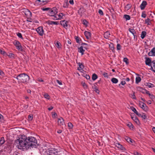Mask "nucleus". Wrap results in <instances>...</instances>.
<instances>
[{"instance_id":"nucleus-28","label":"nucleus","mask_w":155,"mask_h":155,"mask_svg":"<svg viewBox=\"0 0 155 155\" xmlns=\"http://www.w3.org/2000/svg\"><path fill=\"white\" fill-rule=\"evenodd\" d=\"M97 78V75L95 74H94L92 75V79L93 81H95Z\"/></svg>"},{"instance_id":"nucleus-20","label":"nucleus","mask_w":155,"mask_h":155,"mask_svg":"<svg viewBox=\"0 0 155 155\" xmlns=\"http://www.w3.org/2000/svg\"><path fill=\"white\" fill-rule=\"evenodd\" d=\"M116 146L118 148L121 150H125V148L121 145L120 143H116Z\"/></svg>"},{"instance_id":"nucleus-39","label":"nucleus","mask_w":155,"mask_h":155,"mask_svg":"<svg viewBox=\"0 0 155 155\" xmlns=\"http://www.w3.org/2000/svg\"><path fill=\"white\" fill-rule=\"evenodd\" d=\"M60 43L58 41H57L55 43V45L58 48H59L60 47Z\"/></svg>"},{"instance_id":"nucleus-31","label":"nucleus","mask_w":155,"mask_h":155,"mask_svg":"<svg viewBox=\"0 0 155 155\" xmlns=\"http://www.w3.org/2000/svg\"><path fill=\"white\" fill-rule=\"evenodd\" d=\"M141 80V79L140 77H136V83L138 84L140 81Z\"/></svg>"},{"instance_id":"nucleus-29","label":"nucleus","mask_w":155,"mask_h":155,"mask_svg":"<svg viewBox=\"0 0 155 155\" xmlns=\"http://www.w3.org/2000/svg\"><path fill=\"white\" fill-rule=\"evenodd\" d=\"M5 142L4 138V137H2L0 139V144L2 145Z\"/></svg>"},{"instance_id":"nucleus-42","label":"nucleus","mask_w":155,"mask_h":155,"mask_svg":"<svg viewBox=\"0 0 155 155\" xmlns=\"http://www.w3.org/2000/svg\"><path fill=\"white\" fill-rule=\"evenodd\" d=\"M94 91H95L96 93L97 94H99V91L97 87V86H95L94 88Z\"/></svg>"},{"instance_id":"nucleus-50","label":"nucleus","mask_w":155,"mask_h":155,"mask_svg":"<svg viewBox=\"0 0 155 155\" xmlns=\"http://www.w3.org/2000/svg\"><path fill=\"white\" fill-rule=\"evenodd\" d=\"M50 9L51 8H43L42 9L44 11H48L50 10Z\"/></svg>"},{"instance_id":"nucleus-17","label":"nucleus","mask_w":155,"mask_h":155,"mask_svg":"<svg viewBox=\"0 0 155 155\" xmlns=\"http://www.w3.org/2000/svg\"><path fill=\"white\" fill-rule=\"evenodd\" d=\"M145 63L147 65L150 66V64L152 62L151 60L149 58H146L145 60Z\"/></svg>"},{"instance_id":"nucleus-37","label":"nucleus","mask_w":155,"mask_h":155,"mask_svg":"<svg viewBox=\"0 0 155 155\" xmlns=\"http://www.w3.org/2000/svg\"><path fill=\"white\" fill-rule=\"evenodd\" d=\"M126 140H127V141L128 142H129V143L130 142L131 143H132V140L130 138H129V137H126Z\"/></svg>"},{"instance_id":"nucleus-57","label":"nucleus","mask_w":155,"mask_h":155,"mask_svg":"<svg viewBox=\"0 0 155 155\" xmlns=\"http://www.w3.org/2000/svg\"><path fill=\"white\" fill-rule=\"evenodd\" d=\"M87 21L86 20H84L83 21V24L84 25H87Z\"/></svg>"},{"instance_id":"nucleus-30","label":"nucleus","mask_w":155,"mask_h":155,"mask_svg":"<svg viewBox=\"0 0 155 155\" xmlns=\"http://www.w3.org/2000/svg\"><path fill=\"white\" fill-rule=\"evenodd\" d=\"M124 18H125L126 20H129L130 19V16L128 15H125L124 16Z\"/></svg>"},{"instance_id":"nucleus-26","label":"nucleus","mask_w":155,"mask_h":155,"mask_svg":"<svg viewBox=\"0 0 155 155\" xmlns=\"http://www.w3.org/2000/svg\"><path fill=\"white\" fill-rule=\"evenodd\" d=\"M78 13L80 15L84 12V9L83 8H81L78 11Z\"/></svg>"},{"instance_id":"nucleus-2","label":"nucleus","mask_w":155,"mask_h":155,"mask_svg":"<svg viewBox=\"0 0 155 155\" xmlns=\"http://www.w3.org/2000/svg\"><path fill=\"white\" fill-rule=\"evenodd\" d=\"M28 149L36 147L37 145V140L33 137H27Z\"/></svg>"},{"instance_id":"nucleus-41","label":"nucleus","mask_w":155,"mask_h":155,"mask_svg":"<svg viewBox=\"0 0 155 155\" xmlns=\"http://www.w3.org/2000/svg\"><path fill=\"white\" fill-rule=\"evenodd\" d=\"M33 118V116L31 114L29 115L28 117V119L29 120H31Z\"/></svg>"},{"instance_id":"nucleus-8","label":"nucleus","mask_w":155,"mask_h":155,"mask_svg":"<svg viewBox=\"0 0 155 155\" xmlns=\"http://www.w3.org/2000/svg\"><path fill=\"white\" fill-rule=\"evenodd\" d=\"M38 33L40 35L42 36L44 33L43 28L41 27H39L36 30Z\"/></svg>"},{"instance_id":"nucleus-34","label":"nucleus","mask_w":155,"mask_h":155,"mask_svg":"<svg viewBox=\"0 0 155 155\" xmlns=\"http://www.w3.org/2000/svg\"><path fill=\"white\" fill-rule=\"evenodd\" d=\"M146 85L147 86L149 87H154V85L153 84L149 83H146Z\"/></svg>"},{"instance_id":"nucleus-27","label":"nucleus","mask_w":155,"mask_h":155,"mask_svg":"<svg viewBox=\"0 0 155 155\" xmlns=\"http://www.w3.org/2000/svg\"><path fill=\"white\" fill-rule=\"evenodd\" d=\"M146 35V32L144 31H143L141 33V38L142 39L144 38V37H145Z\"/></svg>"},{"instance_id":"nucleus-24","label":"nucleus","mask_w":155,"mask_h":155,"mask_svg":"<svg viewBox=\"0 0 155 155\" xmlns=\"http://www.w3.org/2000/svg\"><path fill=\"white\" fill-rule=\"evenodd\" d=\"M111 81L113 83L116 84V83H117L118 82V79H117L116 78H113L111 79Z\"/></svg>"},{"instance_id":"nucleus-18","label":"nucleus","mask_w":155,"mask_h":155,"mask_svg":"<svg viewBox=\"0 0 155 155\" xmlns=\"http://www.w3.org/2000/svg\"><path fill=\"white\" fill-rule=\"evenodd\" d=\"M131 118L134 120L137 124H138L139 123V120L137 118L136 116H131Z\"/></svg>"},{"instance_id":"nucleus-25","label":"nucleus","mask_w":155,"mask_h":155,"mask_svg":"<svg viewBox=\"0 0 155 155\" xmlns=\"http://www.w3.org/2000/svg\"><path fill=\"white\" fill-rule=\"evenodd\" d=\"M78 64L79 66L78 68V70H81L84 68V66L82 63L79 62L78 63Z\"/></svg>"},{"instance_id":"nucleus-11","label":"nucleus","mask_w":155,"mask_h":155,"mask_svg":"<svg viewBox=\"0 0 155 155\" xmlns=\"http://www.w3.org/2000/svg\"><path fill=\"white\" fill-rule=\"evenodd\" d=\"M25 15L28 17H31L32 16V13L31 12H30L28 9H26L25 11Z\"/></svg>"},{"instance_id":"nucleus-40","label":"nucleus","mask_w":155,"mask_h":155,"mask_svg":"<svg viewBox=\"0 0 155 155\" xmlns=\"http://www.w3.org/2000/svg\"><path fill=\"white\" fill-rule=\"evenodd\" d=\"M68 126L70 129H72L73 128V125L70 122L68 123Z\"/></svg>"},{"instance_id":"nucleus-54","label":"nucleus","mask_w":155,"mask_h":155,"mask_svg":"<svg viewBox=\"0 0 155 155\" xmlns=\"http://www.w3.org/2000/svg\"><path fill=\"white\" fill-rule=\"evenodd\" d=\"M0 53L2 54H4L6 53V52L0 49Z\"/></svg>"},{"instance_id":"nucleus-43","label":"nucleus","mask_w":155,"mask_h":155,"mask_svg":"<svg viewBox=\"0 0 155 155\" xmlns=\"http://www.w3.org/2000/svg\"><path fill=\"white\" fill-rule=\"evenodd\" d=\"M130 97L132 98L136 99V97H135V95H134V93L132 94H130Z\"/></svg>"},{"instance_id":"nucleus-60","label":"nucleus","mask_w":155,"mask_h":155,"mask_svg":"<svg viewBox=\"0 0 155 155\" xmlns=\"http://www.w3.org/2000/svg\"><path fill=\"white\" fill-rule=\"evenodd\" d=\"M48 0H38V1L39 2H42L43 3L47 2V1Z\"/></svg>"},{"instance_id":"nucleus-46","label":"nucleus","mask_w":155,"mask_h":155,"mask_svg":"<svg viewBox=\"0 0 155 155\" xmlns=\"http://www.w3.org/2000/svg\"><path fill=\"white\" fill-rule=\"evenodd\" d=\"M84 76L87 79H89L90 78V76L86 74H84Z\"/></svg>"},{"instance_id":"nucleus-51","label":"nucleus","mask_w":155,"mask_h":155,"mask_svg":"<svg viewBox=\"0 0 155 155\" xmlns=\"http://www.w3.org/2000/svg\"><path fill=\"white\" fill-rule=\"evenodd\" d=\"M44 97L45 98L48 99L50 98L49 95L47 94H45Z\"/></svg>"},{"instance_id":"nucleus-13","label":"nucleus","mask_w":155,"mask_h":155,"mask_svg":"<svg viewBox=\"0 0 155 155\" xmlns=\"http://www.w3.org/2000/svg\"><path fill=\"white\" fill-rule=\"evenodd\" d=\"M84 34L87 39H89L91 38V34L90 32L85 31L84 32Z\"/></svg>"},{"instance_id":"nucleus-16","label":"nucleus","mask_w":155,"mask_h":155,"mask_svg":"<svg viewBox=\"0 0 155 155\" xmlns=\"http://www.w3.org/2000/svg\"><path fill=\"white\" fill-rule=\"evenodd\" d=\"M61 24L62 25H63L64 28L68 26V22L65 20L61 21Z\"/></svg>"},{"instance_id":"nucleus-53","label":"nucleus","mask_w":155,"mask_h":155,"mask_svg":"<svg viewBox=\"0 0 155 155\" xmlns=\"http://www.w3.org/2000/svg\"><path fill=\"white\" fill-rule=\"evenodd\" d=\"M117 48V50H120L121 49V45L119 44H118Z\"/></svg>"},{"instance_id":"nucleus-23","label":"nucleus","mask_w":155,"mask_h":155,"mask_svg":"<svg viewBox=\"0 0 155 155\" xmlns=\"http://www.w3.org/2000/svg\"><path fill=\"white\" fill-rule=\"evenodd\" d=\"M69 4L68 2V0H65L64 2V3L63 4V6L64 8H66L68 7Z\"/></svg>"},{"instance_id":"nucleus-32","label":"nucleus","mask_w":155,"mask_h":155,"mask_svg":"<svg viewBox=\"0 0 155 155\" xmlns=\"http://www.w3.org/2000/svg\"><path fill=\"white\" fill-rule=\"evenodd\" d=\"M7 55L11 58H14L15 57L14 54L12 53H9L8 54H7Z\"/></svg>"},{"instance_id":"nucleus-4","label":"nucleus","mask_w":155,"mask_h":155,"mask_svg":"<svg viewBox=\"0 0 155 155\" xmlns=\"http://www.w3.org/2000/svg\"><path fill=\"white\" fill-rule=\"evenodd\" d=\"M58 150L55 148H51L48 149L45 152V155H58Z\"/></svg>"},{"instance_id":"nucleus-9","label":"nucleus","mask_w":155,"mask_h":155,"mask_svg":"<svg viewBox=\"0 0 155 155\" xmlns=\"http://www.w3.org/2000/svg\"><path fill=\"white\" fill-rule=\"evenodd\" d=\"M140 106L144 111H147L148 110V107L146 105L142 102H140L139 103Z\"/></svg>"},{"instance_id":"nucleus-64","label":"nucleus","mask_w":155,"mask_h":155,"mask_svg":"<svg viewBox=\"0 0 155 155\" xmlns=\"http://www.w3.org/2000/svg\"><path fill=\"white\" fill-rule=\"evenodd\" d=\"M69 2L71 4L73 5L74 4V2L73 0H70L69 1Z\"/></svg>"},{"instance_id":"nucleus-15","label":"nucleus","mask_w":155,"mask_h":155,"mask_svg":"<svg viewBox=\"0 0 155 155\" xmlns=\"http://www.w3.org/2000/svg\"><path fill=\"white\" fill-rule=\"evenodd\" d=\"M147 2L145 1H143L140 5V7L141 10L144 9L145 7L147 5Z\"/></svg>"},{"instance_id":"nucleus-22","label":"nucleus","mask_w":155,"mask_h":155,"mask_svg":"<svg viewBox=\"0 0 155 155\" xmlns=\"http://www.w3.org/2000/svg\"><path fill=\"white\" fill-rule=\"evenodd\" d=\"M84 50L83 49V46H81L79 48V52L81 53L82 55L84 54Z\"/></svg>"},{"instance_id":"nucleus-19","label":"nucleus","mask_w":155,"mask_h":155,"mask_svg":"<svg viewBox=\"0 0 155 155\" xmlns=\"http://www.w3.org/2000/svg\"><path fill=\"white\" fill-rule=\"evenodd\" d=\"M48 24L49 25H57L58 24V22L54 21H48L47 22Z\"/></svg>"},{"instance_id":"nucleus-7","label":"nucleus","mask_w":155,"mask_h":155,"mask_svg":"<svg viewBox=\"0 0 155 155\" xmlns=\"http://www.w3.org/2000/svg\"><path fill=\"white\" fill-rule=\"evenodd\" d=\"M64 15L62 13H60L58 15L56 14V15L54 16V18H53V19L54 20H60L61 18Z\"/></svg>"},{"instance_id":"nucleus-6","label":"nucleus","mask_w":155,"mask_h":155,"mask_svg":"<svg viewBox=\"0 0 155 155\" xmlns=\"http://www.w3.org/2000/svg\"><path fill=\"white\" fill-rule=\"evenodd\" d=\"M14 43L18 50L21 51H23L22 47L19 41H15Z\"/></svg>"},{"instance_id":"nucleus-12","label":"nucleus","mask_w":155,"mask_h":155,"mask_svg":"<svg viewBox=\"0 0 155 155\" xmlns=\"http://www.w3.org/2000/svg\"><path fill=\"white\" fill-rule=\"evenodd\" d=\"M148 54L149 56H155V48H153L151 51L148 53Z\"/></svg>"},{"instance_id":"nucleus-55","label":"nucleus","mask_w":155,"mask_h":155,"mask_svg":"<svg viewBox=\"0 0 155 155\" xmlns=\"http://www.w3.org/2000/svg\"><path fill=\"white\" fill-rule=\"evenodd\" d=\"M4 74L3 72L0 70V77H1L3 76L4 75Z\"/></svg>"},{"instance_id":"nucleus-5","label":"nucleus","mask_w":155,"mask_h":155,"mask_svg":"<svg viewBox=\"0 0 155 155\" xmlns=\"http://www.w3.org/2000/svg\"><path fill=\"white\" fill-rule=\"evenodd\" d=\"M58 13V9L55 7H54L50 9L48 12V14L50 16H53L54 18V16L56 15Z\"/></svg>"},{"instance_id":"nucleus-44","label":"nucleus","mask_w":155,"mask_h":155,"mask_svg":"<svg viewBox=\"0 0 155 155\" xmlns=\"http://www.w3.org/2000/svg\"><path fill=\"white\" fill-rule=\"evenodd\" d=\"M81 84L83 85V87L85 88H87V84L85 83L84 82H82L81 83Z\"/></svg>"},{"instance_id":"nucleus-33","label":"nucleus","mask_w":155,"mask_h":155,"mask_svg":"<svg viewBox=\"0 0 155 155\" xmlns=\"http://www.w3.org/2000/svg\"><path fill=\"white\" fill-rule=\"evenodd\" d=\"M145 22L147 25H150L151 22L150 21V20L149 18H147L145 20Z\"/></svg>"},{"instance_id":"nucleus-63","label":"nucleus","mask_w":155,"mask_h":155,"mask_svg":"<svg viewBox=\"0 0 155 155\" xmlns=\"http://www.w3.org/2000/svg\"><path fill=\"white\" fill-rule=\"evenodd\" d=\"M125 84L126 82L125 81H122L121 82V84L123 85H124Z\"/></svg>"},{"instance_id":"nucleus-14","label":"nucleus","mask_w":155,"mask_h":155,"mask_svg":"<svg viewBox=\"0 0 155 155\" xmlns=\"http://www.w3.org/2000/svg\"><path fill=\"white\" fill-rule=\"evenodd\" d=\"M150 66V69L155 72V61H153L151 62Z\"/></svg>"},{"instance_id":"nucleus-3","label":"nucleus","mask_w":155,"mask_h":155,"mask_svg":"<svg viewBox=\"0 0 155 155\" xmlns=\"http://www.w3.org/2000/svg\"><path fill=\"white\" fill-rule=\"evenodd\" d=\"M19 82L27 83L29 81V77L25 73L21 74L18 75L16 78Z\"/></svg>"},{"instance_id":"nucleus-38","label":"nucleus","mask_w":155,"mask_h":155,"mask_svg":"<svg viewBox=\"0 0 155 155\" xmlns=\"http://www.w3.org/2000/svg\"><path fill=\"white\" fill-rule=\"evenodd\" d=\"M150 97L153 101H155V97L153 94H150Z\"/></svg>"},{"instance_id":"nucleus-48","label":"nucleus","mask_w":155,"mask_h":155,"mask_svg":"<svg viewBox=\"0 0 155 155\" xmlns=\"http://www.w3.org/2000/svg\"><path fill=\"white\" fill-rule=\"evenodd\" d=\"M127 126H128V127H130V128H133V126L132 125V124L130 123H129L128 124H127Z\"/></svg>"},{"instance_id":"nucleus-49","label":"nucleus","mask_w":155,"mask_h":155,"mask_svg":"<svg viewBox=\"0 0 155 155\" xmlns=\"http://www.w3.org/2000/svg\"><path fill=\"white\" fill-rule=\"evenodd\" d=\"M141 16L143 18H145L146 17V14L145 12H143L142 13Z\"/></svg>"},{"instance_id":"nucleus-36","label":"nucleus","mask_w":155,"mask_h":155,"mask_svg":"<svg viewBox=\"0 0 155 155\" xmlns=\"http://www.w3.org/2000/svg\"><path fill=\"white\" fill-rule=\"evenodd\" d=\"M123 61L124 62H125L126 64H129L128 60L127 58H124Z\"/></svg>"},{"instance_id":"nucleus-52","label":"nucleus","mask_w":155,"mask_h":155,"mask_svg":"<svg viewBox=\"0 0 155 155\" xmlns=\"http://www.w3.org/2000/svg\"><path fill=\"white\" fill-rule=\"evenodd\" d=\"M99 13L101 15H103V12L102 11L101 9H99L98 11Z\"/></svg>"},{"instance_id":"nucleus-45","label":"nucleus","mask_w":155,"mask_h":155,"mask_svg":"<svg viewBox=\"0 0 155 155\" xmlns=\"http://www.w3.org/2000/svg\"><path fill=\"white\" fill-rule=\"evenodd\" d=\"M129 30L130 32L132 33L133 35H134V33L135 32V31L134 29L130 28L129 29Z\"/></svg>"},{"instance_id":"nucleus-58","label":"nucleus","mask_w":155,"mask_h":155,"mask_svg":"<svg viewBox=\"0 0 155 155\" xmlns=\"http://www.w3.org/2000/svg\"><path fill=\"white\" fill-rule=\"evenodd\" d=\"M57 116L56 113L55 112L54 113V114H52V117H53L55 118Z\"/></svg>"},{"instance_id":"nucleus-1","label":"nucleus","mask_w":155,"mask_h":155,"mask_svg":"<svg viewBox=\"0 0 155 155\" xmlns=\"http://www.w3.org/2000/svg\"><path fill=\"white\" fill-rule=\"evenodd\" d=\"M27 137L24 135H20L18 139L15 140L14 143L16 147L20 149L27 150Z\"/></svg>"},{"instance_id":"nucleus-35","label":"nucleus","mask_w":155,"mask_h":155,"mask_svg":"<svg viewBox=\"0 0 155 155\" xmlns=\"http://www.w3.org/2000/svg\"><path fill=\"white\" fill-rule=\"evenodd\" d=\"M131 109L136 114L138 113V112L137 111L136 109L133 107H131Z\"/></svg>"},{"instance_id":"nucleus-47","label":"nucleus","mask_w":155,"mask_h":155,"mask_svg":"<svg viewBox=\"0 0 155 155\" xmlns=\"http://www.w3.org/2000/svg\"><path fill=\"white\" fill-rule=\"evenodd\" d=\"M17 36H18V37L19 38H22V35L21 34V33H20L19 32H18V33H17Z\"/></svg>"},{"instance_id":"nucleus-21","label":"nucleus","mask_w":155,"mask_h":155,"mask_svg":"<svg viewBox=\"0 0 155 155\" xmlns=\"http://www.w3.org/2000/svg\"><path fill=\"white\" fill-rule=\"evenodd\" d=\"M110 33L108 31L105 32L104 34V37L106 38H108L110 37Z\"/></svg>"},{"instance_id":"nucleus-10","label":"nucleus","mask_w":155,"mask_h":155,"mask_svg":"<svg viewBox=\"0 0 155 155\" xmlns=\"http://www.w3.org/2000/svg\"><path fill=\"white\" fill-rule=\"evenodd\" d=\"M58 124L60 126L65 125L64 119L62 117H61L60 118L58 119Z\"/></svg>"},{"instance_id":"nucleus-59","label":"nucleus","mask_w":155,"mask_h":155,"mask_svg":"<svg viewBox=\"0 0 155 155\" xmlns=\"http://www.w3.org/2000/svg\"><path fill=\"white\" fill-rule=\"evenodd\" d=\"M107 74L106 73L104 72L103 73V75L105 77H108Z\"/></svg>"},{"instance_id":"nucleus-56","label":"nucleus","mask_w":155,"mask_h":155,"mask_svg":"<svg viewBox=\"0 0 155 155\" xmlns=\"http://www.w3.org/2000/svg\"><path fill=\"white\" fill-rule=\"evenodd\" d=\"M56 82L60 85H61L62 84L61 82L59 80H56Z\"/></svg>"},{"instance_id":"nucleus-61","label":"nucleus","mask_w":155,"mask_h":155,"mask_svg":"<svg viewBox=\"0 0 155 155\" xmlns=\"http://www.w3.org/2000/svg\"><path fill=\"white\" fill-rule=\"evenodd\" d=\"M134 155H141L140 153L137 152H135L134 153Z\"/></svg>"},{"instance_id":"nucleus-62","label":"nucleus","mask_w":155,"mask_h":155,"mask_svg":"<svg viewBox=\"0 0 155 155\" xmlns=\"http://www.w3.org/2000/svg\"><path fill=\"white\" fill-rule=\"evenodd\" d=\"M75 39H76L77 42L79 43V38L78 37H76L75 38Z\"/></svg>"}]
</instances>
